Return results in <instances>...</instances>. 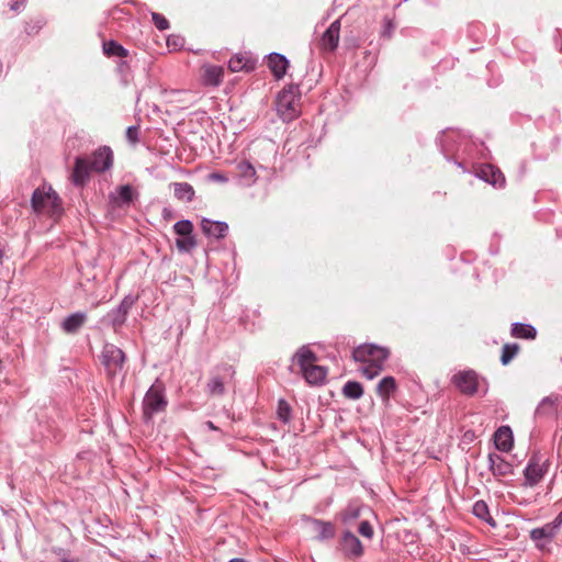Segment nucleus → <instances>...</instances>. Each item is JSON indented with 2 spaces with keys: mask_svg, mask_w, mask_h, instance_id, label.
Listing matches in <instances>:
<instances>
[{
  "mask_svg": "<svg viewBox=\"0 0 562 562\" xmlns=\"http://www.w3.org/2000/svg\"><path fill=\"white\" fill-rule=\"evenodd\" d=\"M68 316L77 317V316H85V314H83V313H80V312H76V313H71V314H69Z\"/></svg>",
  "mask_w": 562,
  "mask_h": 562,
  "instance_id": "49530a36",
  "label": "nucleus"
},
{
  "mask_svg": "<svg viewBox=\"0 0 562 562\" xmlns=\"http://www.w3.org/2000/svg\"><path fill=\"white\" fill-rule=\"evenodd\" d=\"M173 232L180 236L193 235V224L190 220H180L175 223Z\"/></svg>",
  "mask_w": 562,
  "mask_h": 562,
  "instance_id": "c85d7f7f",
  "label": "nucleus"
},
{
  "mask_svg": "<svg viewBox=\"0 0 562 562\" xmlns=\"http://www.w3.org/2000/svg\"><path fill=\"white\" fill-rule=\"evenodd\" d=\"M31 205L36 213L60 216L64 212L61 199L50 186H42L33 191Z\"/></svg>",
  "mask_w": 562,
  "mask_h": 562,
  "instance_id": "20e7f679",
  "label": "nucleus"
},
{
  "mask_svg": "<svg viewBox=\"0 0 562 562\" xmlns=\"http://www.w3.org/2000/svg\"><path fill=\"white\" fill-rule=\"evenodd\" d=\"M314 528L319 539H330L335 536V527L331 522L315 520Z\"/></svg>",
  "mask_w": 562,
  "mask_h": 562,
  "instance_id": "a878e982",
  "label": "nucleus"
},
{
  "mask_svg": "<svg viewBox=\"0 0 562 562\" xmlns=\"http://www.w3.org/2000/svg\"><path fill=\"white\" fill-rule=\"evenodd\" d=\"M520 347L518 344H505L503 346L501 361L504 366H507L518 353Z\"/></svg>",
  "mask_w": 562,
  "mask_h": 562,
  "instance_id": "cd10ccee",
  "label": "nucleus"
},
{
  "mask_svg": "<svg viewBox=\"0 0 562 562\" xmlns=\"http://www.w3.org/2000/svg\"><path fill=\"white\" fill-rule=\"evenodd\" d=\"M178 92H179V91H177V90H172V91H170V93H171V94H176V93H178Z\"/></svg>",
  "mask_w": 562,
  "mask_h": 562,
  "instance_id": "09e8293b",
  "label": "nucleus"
},
{
  "mask_svg": "<svg viewBox=\"0 0 562 562\" xmlns=\"http://www.w3.org/2000/svg\"><path fill=\"white\" fill-rule=\"evenodd\" d=\"M277 414L280 420H282L283 423H289L291 419L290 404L284 400H280L278 403Z\"/></svg>",
  "mask_w": 562,
  "mask_h": 562,
  "instance_id": "f704fd0d",
  "label": "nucleus"
},
{
  "mask_svg": "<svg viewBox=\"0 0 562 562\" xmlns=\"http://www.w3.org/2000/svg\"><path fill=\"white\" fill-rule=\"evenodd\" d=\"M359 533L368 539L373 537V528L369 521H361L359 525Z\"/></svg>",
  "mask_w": 562,
  "mask_h": 562,
  "instance_id": "58836bf2",
  "label": "nucleus"
},
{
  "mask_svg": "<svg viewBox=\"0 0 562 562\" xmlns=\"http://www.w3.org/2000/svg\"><path fill=\"white\" fill-rule=\"evenodd\" d=\"M167 406V400L165 396V385L161 382H155L143 401V415L144 418L149 420L151 417L159 412L165 411Z\"/></svg>",
  "mask_w": 562,
  "mask_h": 562,
  "instance_id": "39448f33",
  "label": "nucleus"
},
{
  "mask_svg": "<svg viewBox=\"0 0 562 562\" xmlns=\"http://www.w3.org/2000/svg\"><path fill=\"white\" fill-rule=\"evenodd\" d=\"M395 390H396V382L393 376L383 378L376 386V393L382 398L383 402H387L390 398V395Z\"/></svg>",
  "mask_w": 562,
  "mask_h": 562,
  "instance_id": "4be33fe9",
  "label": "nucleus"
},
{
  "mask_svg": "<svg viewBox=\"0 0 562 562\" xmlns=\"http://www.w3.org/2000/svg\"><path fill=\"white\" fill-rule=\"evenodd\" d=\"M237 169L239 175L248 180L255 181L256 178V169L255 167L247 160H243L237 165Z\"/></svg>",
  "mask_w": 562,
  "mask_h": 562,
  "instance_id": "7c9ffc66",
  "label": "nucleus"
},
{
  "mask_svg": "<svg viewBox=\"0 0 562 562\" xmlns=\"http://www.w3.org/2000/svg\"><path fill=\"white\" fill-rule=\"evenodd\" d=\"M340 544L344 554L349 559H358L363 554L361 541L349 531L344 533Z\"/></svg>",
  "mask_w": 562,
  "mask_h": 562,
  "instance_id": "ddd939ff",
  "label": "nucleus"
},
{
  "mask_svg": "<svg viewBox=\"0 0 562 562\" xmlns=\"http://www.w3.org/2000/svg\"><path fill=\"white\" fill-rule=\"evenodd\" d=\"M151 20H153L155 26L159 31H166L170 26L168 20L162 14H160V13L153 12L151 13Z\"/></svg>",
  "mask_w": 562,
  "mask_h": 562,
  "instance_id": "c9c22d12",
  "label": "nucleus"
},
{
  "mask_svg": "<svg viewBox=\"0 0 562 562\" xmlns=\"http://www.w3.org/2000/svg\"><path fill=\"white\" fill-rule=\"evenodd\" d=\"M476 176L481 180H483L494 187L502 188L505 184L504 175L502 173V171L498 168H496L492 165H482L476 170Z\"/></svg>",
  "mask_w": 562,
  "mask_h": 562,
  "instance_id": "4468645a",
  "label": "nucleus"
},
{
  "mask_svg": "<svg viewBox=\"0 0 562 562\" xmlns=\"http://www.w3.org/2000/svg\"><path fill=\"white\" fill-rule=\"evenodd\" d=\"M547 471L548 467L546 463H541L537 456L531 457L524 472L526 484L529 486L537 485L543 479Z\"/></svg>",
  "mask_w": 562,
  "mask_h": 562,
  "instance_id": "9d476101",
  "label": "nucleus"
},
{
  "mask_svg": "<svg viewBox=\"0 0 562 562\" xmlns=\"http://www.w3.org/2000/svg\"><path fill=\"white\" fill-rule=\"evenodd\" d=\"M228 562H247V561L244 560V559H233V560H231Z\"/></svg>",
  "mask_w": 562,
  "mask_h": 562,
  "instance_id": "de8ad7c7",
  "label": "nucleus"
},
{
  "mask_svg": "<svg viewBox=\"0 0 562 562\" xmlns=\"http://www.w3.org/2000/svg\"><path fill=\"white\" fill-rule=\"evenodd\" d=\"M125 361L124 352L116 346L108 344L102 351V363L109 375H115L123 368Z\"/></svg>",
  "mask_w": 562,
  "mask_h": 562,
  "instance_id": "0eeeda50",
  "label": "nucleus"
},
{
  "mask_svg": "<svg viewBox=\"0 0 562 562\" xmlns=\"http://www.w3.org/2000/svg\"><path fill=\"white\" fill-rule=\"evenodd\" d=\"M136 297L133 295H126L115 310V316H126L130 310L135 304Z\"/></svg>",
  "mask_w": 562,
  "mask_h": 562,
  "instance_id": "c756f323",
  "label": "nucleus"
},
{
  "mask_svg": "<svg viewBox=\"0 0 562 562\" xmlns=\"http://www.w3.org/2000/svg\"><path fill=\"white\" fill-rule=\"evenodd\" d=\"M173 187L175 198L179 201L183 202H192L195 196V191L193 187L188 182H173L171 183Z\"/></svg>",
  "mask_w": 562,
  "mask_h": 562,
  "instance_id": "412c9836",
  "label": "nucleus"
},
{
  "mask_svg": "<svg viewBox=\"0 0 562 562\" xmlns=\"http://www.w3.org/2000/svg\"><path fill=\"white\" fill-rule=\"evenodd\" d=\"M224 77V68L217 65L203 66L202 83L206 87H218Z\"/></svg>",
  "mask_w": 562,
  "mask_h": 562,
  "instance_id": "a211bd4d",
  "label": "nucleus"
},
{
  "mask_svg": "<svg viewBox=\"0 0 562 562\" xmlns=\"http://www.w3.org/2000/svg\"><path fill=\"white\" fill-rule=\"evenodd\" d=\"M87 158L89 159L90 168L98 173L109 170L113 165V151L109 146L98 148Z\"/></svg>",
  "mask_w": 562,
  "mask_h": 562,
  "instance_id": "6e6552de",
  "label": "nucleus"
},
{
  "mask_svg": "<svg viewBox=\"0 0 562 562\" xmlns=\"http://www.w3.org/2000/svg\"><path fill=\"white\" fill-rule=\"evenodd\" d=\"M496 449L502 452H509L514 447L513 431L509 426H501L494 434Z\"/></svg>",
  "mask_w": 562,
  "mask_h": 562,
  "instance_id": "f3484780",
  "label": "nucleus"
},
{
  "mask_svg": "<svg viewBox=\"0 0 562 562\" xmlns=\"http://www.w3.org/2000/svg\"><path fill=\"white\" fill-rule=\"evenodd\" d=\"M452 381L458 390L465 395H473L477 391L479 380L474 371H462L453 375Z\"/></svg>",
  "mask_w": 562,
  "mask_h": 562,
  "instance_id": "1a4fd4ad",
  "label": "nucleus"
},
{
  "mask_svg": "<svg viewBox=\"0 0 562 562\" xmlns=\"http://www.w3.org/2000/svg\"><path fill=\"white\" fill-rule=\"evenodd\" d=\"M512 335L517 338H535L536 329L531 325L516 323L513 325Z\"/></svg>",
  "mask_w": 562,
  "mask_h": 562,
  "instance_id": "b1692460",
  "label": "nucleus"
},
{
  "mask_svg": "<svg viewBox=\"0 0 562 562\" xmlns=\"http://www.w3.org/2000/svg\"><path fill=\"white\" fill-rule=\"evenodd\" d=\"M359 515L358 509H350L346 513V519L347 518H357Z\"/></svg>",
  "mask_w": 562,
  "mask_h": 562,
  "instance_id": "37998d69",
  "label": "nucleus"
},
{
  "mask_svg": "<svg viewBox=\"0 0 562 562\" xmlns=\"http://www.w3.org/2000/svg\"><path fill=\"white\" fill-rule=\"evenodd\" d=\"M342 393L346 397L351 400H358L363 394L362 385L356 381H348L342 389Z\"/></svg>",
  "mask_w": 562,
  "mask_h": 562,
  "instance_id": "393cba45",
  "label": "nucleus"
},
{
  "mask_svg": "<svg viewBox=\"0 0 562 562\" xmlns=\"http://www.w3.org/2000/svg\"><path fill=\"white\" fill-rule=\"evenodd\" d=\"M126 138L130 143L136 144L139 140V127L136 125L128 126L126 130Z\"/></svg>",
  "mask_w": 562,
  "mask_h": 562,
  "instance_id": "4c0bfd02",
  "label": "nucleus"
},
{
  "mask_svg": "<svg viewBox=\"0 0 562 562\" xmlns=\"http://www.w3.org/2000/svg\"><path fill=\"white\" fill-rule=\"evenodd\" d=\"M340 21L335 20L322 36V46L330 52L335 50L339 44Z\"/></svg>",
  "mask_w": 562,
  "mask_h": 562,
  "instance_id": "6ab92c4d",
  "label": "nucleus"
},
{
  "mask_svg": "<svg viewBox=\"0 0 562 562\" xmlns=\"http://www.w3.org/2000/svg\"><path fill=\"white\" fill-rule=\"evenodd\" d=\"M25 2V0H12L10 3V9L12 11L20 12L24 8Z\"/></svg>",
  "mask_w": 562,
  "mask_h": 562,
  "instance_id": "a19ab883",
  "label": "nucleus"
},
{
  "mask_svg": "<svg viewBox=\"0 0 562 562\" xmlns=\"http://www.w3.org/2000/svg\"><path fill=\"white\" fill-rule=\"evenodd\" d=\"M205 425L211 429V430H218V428L211 422H206Z\"/></svg>",
  "mask_w": 562,
  "mask_h": 562,
  "instance_id": "a18cd8bd",
  "label": "nucleus"
},
{
  "mask_svg": "<svg viewBox=\"0 0 562 562\" xmlns=\"http://www.w3.org/2000/svg\"><path fill=\"white\" fill-rule=\"evenodd\" d=\"M301 90L296 83L285 86L277 95L276 110L283 122H292L301 114Z\"/></svg>",
  "mask_w": 562,
  "mask_h": 562,
  "instance_id": "7ed1b4c3",
  "label": "nucleus"
},
{
  "mask_svg": "<svg viewBox=\"0 0 562 562\" xmlns=\"http://www.w3.org/2000/svg\"><path fill=\"white\" fill-rule=\"evenodd\" d=\"M176 246L180 252H191L196 247V239L193 235L180 236L176 239Z\"/></svg>",
  "mask_w": 562,
  "mask_h": 562,
  "instance_id": "bb28decb",
  "label": "nucleus"
},
{
  "mask_svg": "<svg viewBox=\"0 0 562 562\" xmlns=\"http://www.w3.org/2000/svg\"><path fill=\"white\" fill-rule=\"evenodd\" d=\"M89 159L86 157H77L75 160L74 170L71 173V181L77 187H83L90 179L92 172Z\"/></svg>",
  "mask_w": 562,
  "mask_h": 562,
  "instance_id": "f8f14e48",
  "label": "nucleus"
},
{
  "mask_svg": "<svg viewBox=\"0 0 562 562\" xmlns=\"http://www.w3.org/2000/svg\"><path fill=\"white\" fill-rule=\"evenodd\" d=\"M488 469L497 480L509 476L514 473V467L497 453H490L487 457Z\"/></svg>",
  "mask_w": 562,
  "mask_h": 562,
  "instance_id": "9b49d317",
  "label": "nucleus"
},
{
  "mask_svg": "<svg viewBox=\"0 0 562 562\" xmlns=\"http://www.w3.org/2000/svg\"><path fill=\"white\" fill-rule=\"evenodd\" d=\"M562 526V510L553 519V521L546 524L540 528H535L530 531V538L537 542V547L541 550L551 542L559 533Z\"/></svg>",
  "mask_w": 562,
  "mask_h": 562,
  "instance_id": "423d86ee",
  "label": "nucleus"
},
{
  "mask_svg": "<svg viewBox=\"0 0 562 562\" xmlns=\"http://www.w3.org/2000/svg\"><path fill=\"white\" fill-rule=\"evenodd\" d=\"M267 65L276 79H281L286 72L289 59L279 53H270L267 55Z\"/></svg>",
  "mask_w": 562,
  "mask_h": 562,
  "instance_id": "dca6fc26",
  "label": "nucleus"
},
{
  "mask_svg": "<svg viewBox=\"0 0 562 562\" xmlns=\"http://www.w3.org/2000/svg\"><path fill=\"white\" fill-rule=\"evenodd\" d=\"M85 318H65L61 328L67 334H75L83 325Z\"/></svg>",
  "mask_w": 562,
  "mask_h": 562,
  "instance_id": "72a5a7b5",
  "label": "nucleus"
},
{
  "mask_svg": "<svg viewBox=\"0 0 562 562\" xmlns=\"http://www.w3.org/2000/svg\"><path fill=\"white\" fill-rule=\"evenodd\" d=\"M162 217H164L165 220H169V218H171V217H172V211H171L170 209H168V207H165V209L162 210Z\"/></svg>",
  "mask_w": 562,
  "mask_h": 562,
  "instance_id": "c03bdc74",
  "label": "nucleus"
},
{
  "mask_svg": "<svg viewBox=\"0 0 562 562\" xmlns=\"http://www.w3.org/2000/svg\"><path fill=\"white\" fill-rule=\"evenodd\" d=\"M103 52L106 56H117L121 58L128 56V50L114 40L103 43Z\"/></svg>",
  "mask_w": 562,
  "mask_h": 562,
  "instance_id": "5701e85b",
  "label": "nucleus"
},
{
  "mask_svg": "<svg viewBox=\"0 0 562 562\" xmlns=\"http://www.w3.org/2000/svg\"><path fill=\"white\" fill-rule=\"evenodd\" d=\"M473 512L474 514L484 519L485 518V515L488 514V510H487V506L484 502H477L475 503L474 507H473Z\"/></svg>",
  "mask_w": 562,
  "mask_h": 562,
  "instance_id": "ea45409f",
  "label": "nucleus"
},
{
  "mask_svg": "<svg viewBox=\"0 0 562 562\" xmlns=\"http://www.w3.org/2000/svg\"><path fill=\"white\" fill-rule=\"evenodd\" d=\"M134 198V190L132 186L124 184L117 189V200L120 204H130Z\"/></svg>",
  "mask_w": 562,
  "mask_h": 562,
  "instance_id": "2f4dec72",
  "label": "nucleus"
},
{
  "mask_svg": "<svg viewBox=\"0 0 562 562\" xmlns=\"http://www.w3.org/2000/svg\"><path fill=\"white\" fill-rule=\"evenodd\" d=\"M209 179L216 182H226L228 180L226 176L220 172L210 173Z\"/></svg>",
  "mask_w": 562,
  "mask_h": 562,
  "instance_id": "79ce46f5",
  "label": "nucleus"
},
{
  "mask_svg": "<svg viewBox=\"0 0 562 562\" xmlns=\"http://www.w3.org/2000/svg\"><path fill=\"white\" fill-rule=\"evenodd\" d=\"M207 391L211 395H223L225 392V386L222 378L213 376L210 379L207 383Z\"/></svg>",
  "mask_w": 562,
  "mask_h": 562,
  "instance_id": "473e14b6",
  "label": "nucleus"
},
{
  "mask_svg": "<svg viewBox=\"0 0 562 562\" xmlns=\"http://www.w3.org/2000/svg\"><path fill=\"white\" fill-rule=\"evenodd\" d=\"M293 364H296L303 378L310 385H321L327 376V369L317 364V356L307 346H302L293 355Z\"/></svg>",
  "mask_w": 562,
  "mask_h": 562,
  "instance_id": "f257e3e1",
  "label": "nucleus"
},
{
  "mask_svg": "<svg viewBox=\"0 0 562 562\" xmlns=\"http://www.w3.org/2000/svg\"><path fill=\"white\" fill-rule=\"evenodd\" d=\"M256 61L243 54H235L228 60V68L233 72L251 71L255 69Z\"/></svg>",
  "mask_w": 562,
  "mask_h": 562,
  "instance_id": "aec40b11",
  "label": "nucleus"
},
{
  "mask_svg": "<svg viewBox=\"0 0 562 562\" xmlns=\"http://www.w3.org/2000/svg\"><path fill=\"white\" fill-rule=\"evenodd\" d=\"M389 355L390 352L386 348L364 344L353 350L352 358L355 361L366 364L362 368V373L366 378L372 380L382 371L383 363Z\"/></svg>",
  "mask_w": 562,
  "mask_h": 562,
  "instance_id": "f03ea898",
  "label": "nucleus"
},
{
  "mask_svg": "<svg viewBox=\"0 0 562 562\" xmlns=\"http://www.w3.org/2000/svg\"><path fill=\"white\" fill-rule=\"evenodd\" d=\"M201 229L207 237L222 239L228 233V224L223 221H212L204 217L201 221Z\"/></svg>",
  "mask_w": 562,
  "mask_h": 562,
  "instance_id": "2eb2a0df",
  "label": "nucleus"
},
{
  "mask_svg": "<svg viewBox=\"0 0 562 562\" xmlns=\"http://www.w3.org/2000/svg\"><path fill=\"white\" fill-rule=\"evenodd\" d=\"M395 30V24L392 20L385 19L383 22L381 36L385 38H391Z\"/></svg>",
  "mask_w": 562,
  "mask_h": 562,
  "instance_id": "e433bc0d",
  "label": "nucleus"
}]
</instances>
